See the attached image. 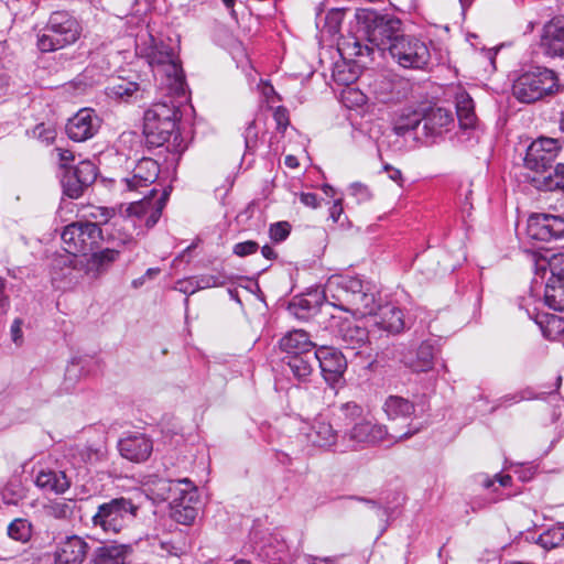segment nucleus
<instances>
[{"label": "nucleus", "instance_id": "nucleus-63", "mask_svg": "<svg viewBox=\"0 0 564 564\" xmlns=\"http://www.w3.org/2000/svg\"><path fill=\"white\" fill-rule=\"evenodd\" d=\"M9 307L8 296L4 295V286L0 281V315L4 314Z\"/></svg>", "mask_w": 564, "mask_h": 564}, {"label": "nucleus", "instance_id": "nucleus-11", "mask_svg": "<svg viewBox=\"0 0 564 564\" xmlns=\"http://www.w3.org/2000/svg\"><path fill=\"white\" fill-rule=\"evenodd\" d=\"M561 149L560 139L538 138L527 149L524 165L534 174L542 173L552 167V162L556 159Z\"/></svg>", "mask_w": 564, "mask_h": 564}, {"label": "nucleus", "instance_id": "nucleus-27", "mask_svg": "<svg viewBox=\"0 0 564 564\" xmlns=\"http://www.w3.org/2000/svg\"><path fill=\"white\" fill-rule=\"evenodd\" d=\"M280 348L286 356H299L316 351L317 345L307 332L293 329L288 332L279 341Z\"/></svg>", "mask_w": 564, "mask_h": 564}, {"label": "nucleus", "instance_id": "nucleus-42", "mask_svg": "<svg viewBox=\"0 0 564 564\" xmlns=\"http://www.w3.org/2000/svg\"><path fill=\"white\" fill-rule=\"evenodd\" d=\"M75 502L72 500H55L44 506L47 517L57 520H68L74 514Z\"/></svg>", "mask_w": 564, "mask_h": 564}, {"label": "nucleus", "instance_id": "nucleus-62", "mask_svg": "<svg viewBox=\"0 0 564 564\" xmlns=\"http://www.w3.org/2000/svg\"><path fill=\"white\" fill-rule=\"evenodd\" d=\"M500 498H492L489 501H485L481 499H475L471 501L470 506L474 511L480 510L482 508H486L488 505L497 502Z\"/></svg>", "mask_w": 564, "mask_h": 564}, {"label": "nucleus", "instance_id": "nucleus-8", "mask_svg": "<svg viewBox=\"0 0 564 564\" xmlns=\"http://www.w3.org/2000/svg\"><path fill=\"white\" fill-rule=\"evenodd\" d=\"M61 238L66 252L87 253L99 249L100 243L110 242V236H104L101 228L93 221H74L64 227Z\"/></svg>", "mask_w": 564, "mask_h": 564}, {"label": "nucleus", "instance_id": "nucleus-23", "mask_svg": "<svg viewBox=\"0 0 564 564\" xmlns=\"http://www.w3.org/2000/svg\"><path fill=\"white\" fill-rule=\"evenodd\" d=\"M540 46L551 57H564V19H553L542 30Z\"/></svg>", "mask_w": 564, "mask_h": 564}, {"label": "nucleus", "instance_id": "nucleus-25", "mask_svg": "<svg viewBox=\"0 0 564 564\" xmlns=\"http://www.w3.org/2000/svg\"><path fill=\"white\" fill-rule=\"evenodd\" d=\"M257 554L263 564H286L289 547L280 535L269 534L262 539Z\"/></svg>", "mask_w": 564, "mask_h": 564}, {"label": "nucleus", "instance_id": "nucleus-44", "mask_svg": "<svg viewBox=\"0 0 564 564\" xmlns=\"http://www.w3.org/2000/svg\"><path fill=\"white\" fill-rule=\"evenodd\" d=\"M8 535L21 543H26L32 536V523L23 518L14 519L8 525Z\"/></svg>", "mask_w": 564, "mask_h": 564}, {"label": "nucleus", "instance_id": "nucleus-14", "mask_svg": "<svg viewBox=\"0 0 564 564\" xmlns=\"http://www.w3.org/2000/svg\"><path fill=\"white\" fill-rule=\"evenodd\" d=\"M528 236L538 241L550 242L564 237V217L551 214H533L528 219Z\"/></svg>", "mask_w": 564, "mask_h": 564}, {"label": "nucleus", "instance_id": "nucleus-32", "mask_svg": "<svg viewBox=\"0 0 564 564\" xmlns=\"http://www.w3.org/2000/svg\"><path fill=\"white\" fill-rule=\"evenodd\" d=\"M284 362L296 380L305 382L317 364V350L299 356H285Z\"/></svg>", "mask_w": 564, "mask_h": 564}, {"label": "nucleus", "instance_id": "nucleus-39", "mask_svg": "<svg viewBox=\"0 0 564 564\" xmlns=\"http://www.w3.org/2000/svg\"><path fill=\"white\" fill-rule=\"evenodd\" d=\"M181 484H184V485H186V487H189L191 480L187 478H184L182 480L174 481V480L161 478L156 482H153V487L151 488V491L153 495L156 496L158 499H160L162 501L170 500L172 502L173 497H178L182 494H184V491L187 490V488L181 489L180 488Z\"/></svg>", "mask_w": 564, "mask_h": 564}, {"label": "nucleus", "instance_id": "nucleus-47", "mask_svg": "<svg viewBox=\"0 0 564 564\" xmlns=\"http://www.w3.org/2000/svg\"><path fill=\"white\" fill-rule=\"evenodd\" d=\"M291 232V225L288 221H278L270 225L269 236L270 239L275 242L284 241Z\"/></svg>", "mask_w": 564, "mask_h": 564}, {"label": "nucleus", "instance_id": "nucleus-35", "mask_svg": "<svg viewBox=\"0 0 564 564\" xmlns=\"http://www.w3.org/2000/svg\"><path fill=\"white\" fill-rule=\"evenodd\" d=\"M456 115L460 129L470 130L477 127V116L475 113L474 100L466 93L462 91L456 95Z\"/></svg>", "mask_w": 564, "mask_h": 564}, {"label": "nucleus", "instance_id": "nucleus-3", "mask_svg": "<svg viewBox=\"0 0 564 564\" xmlns=\"http://www.w3.org/2000/svg\"><path fill=\"white\" fill-rule=\"evenodd\" d=\"M137 54L147 59L154 72L166 78V85L176 94L184 93L185 77L181 62L171 43L158 41L152 35L140 37Z\"/></svg>", "mask_w": 564, "mask_h": 564}, {"label": "nucleus", "instance_id": "nucleus-38", "mask_svg": "<svg viewBox=\"0 0 564 564\" xmlns=\"http://www.w3.org/2000/svg\"><path fill=\"white\" fill-rule=\"evenodd\" d=\"M330 294H326V286L324 290L310 292L305 297L299 299L290 304V311L300 318L306 317L305 314H302L300 311H306L307 313L312 311H316L324 301H328V296Z\"/></svg>", "mask_w": 564, "mask_h": 564}, {"label": "nucleus", "instance_id": "nucleus-50", "mask_svg": "<svg viewBox=\"0 0 564 564\" xmlns=\"http://www.w3.org/2000/svg\"><path fill=\"white\" fill-rule=\"evenodd\" d=\"M115 215V210L107 207H97L94 212L90 213L91 218H94L98 226L100 224H107Z\"/></svg>", "mask_w": 564, "mask_h": 564}, {"label": "nucleus", "instance_id": "nucleus-16", "mask_svg": "<svg viewBox=\"0 0 564 564\" xmlns=\"http://www.w3.org/2000/svg\"><path fill=\"white\" fill-rule=\"evenodd\" d=\"M335 328V336L341 341L345 349L357 350L356 354H361V349L369 346V332L366 327L360 326L355 321L349 318H335L333 317Z\"/></svg>", "mask_w": 564, "mask_h": 564}, {"label": "nucleus", "instance_id": "nucleus-48", "mask_svg": "<svg viewBox=\"0 0 564 564\" xmlns=\"http://www.w3.org/2000/svg\"><path fill=\"white\" fill-rule=\"evenodd\" d=\"M259 243L253 240H247L243 242H238L234 246V254L238 257H247L253 254L258 251Z\"/></svg>", "mask_w": 564, "mask_h": 564}, {"label": "nucleus", "instance_id": "nucleus-51", "mask_svg": "<svg viewBox=\"0 0 564 564\" xmlns=\"http://www.w3.org/2000/svg\"><path fill=\"white\" fill-rule=\"evenodd\" d=\"M273 117L276 122L278 129L284 131L289 124L288 109L282 106L278 107L274 110Z\"/></svg>", "mask_w": 564, "mask_h": 564}, {"label": "nucleus", "instance_id": "nucleus-13", "mask_svg": "<svg viewBox=\"0 0 564 564\" xmlns=\"http://www.w3.org/2000/svg\"><path fill=\"white\" fill-rule=\"evenodd\" d=\"M550 276L545 283L544 302L554 311H564V254H553L547 262Z\"/></svg>", "mask_w": 564, "mask_h": 564}, {"label": "nucleus", "instance_id": "nucleus-10", "mask_svg": "<svg viewBox=\"0 0 564 564\" xmlns=\"http://www.w3.org/2000/svg\"><path fill=\"white\" fill-rule=\"evenodd\" d=\"M394 41L389 54L400 66L422 69L427 65L431 55L425 42L405 33Z\"/></svg>", "mask_w": 564, "mask_h": 564}, {"label": "nucleus", "instance_id": "nucleus-57", "mask_svg": "<svg viewBox=\"0 0 564 564\" xmlns=\"http://www.w3.org/2000/svg\"><path fill=\"white\" fill-rule=\"evenodd\" d=\"M22 324L23 321L21 318H15L11 325V337L15 344H20L22 340Z\"/></svg>", "mask_w": 564, "mask_h": 564}, {"label": "nucleus", "instance_id": "nucleus-46", "mask_svg": "<svg viewBox=\"0 0 564 564\" xmlns=\"http://www.w3.org/2000/svg\"><path fill=\"white\" fill-rule=\"evenodd\" d=\"M194 279L196 285L191 290V293H194L197 290L224 286L229 280L225 273L203 274Z\"/></svg>", "mask_w": 564, "mask_h": 564}, {"label": "nucleus", "instance_id": "nucleus-58", "mask_svg": "<svg viewBox=\"0 0 564 564\" xmlns=\"http://www.w3.org/2000/svg\"><path fill=\"white\" fill-rule=\"evenodd\" d=\"M61 166L65 167L66 164L74 160V153L70 150L63 148H55Z\"/></svg>", "mask_w": 564, "mask_h": 564}, {"label": "nucleus", "instance_id": "nucleus-60", "mask_svg": "<svg viewBox=\"0 0 564 564\" xmlns=\"http://www.w3.org/2000/svg\"><path fill=\"white\" fill-rule=\"evenodd\" d=\"M343 214V206L340 199L336 200L329 209L330 218L337 223Z\"/></svg>", "mask_w": 564, "mask_h": 564}, {"label": "nucleus", "instance_id": "nucleus-6", "mask_svg": "<svg viewBox=\"0 0 564 564\" xmlns=\"http://www.w3.org/2000/svg\"><path fill=\"white\" fill-rule=\"evenodd\" d=\"M107 236H110V242H106L108 245L106 248L91 251L85 265L79 261L74 268L69 269L75 279H77L76 274L82 272L90 280L100 278L119 259L122 248H132L135 245L133 237L129 235L119 238H116L113 234Z\"/></svg>", "mask_w": 564, "mask_h": 564}, {"label": "nucleus", "instance_id": "nucleus-19", "mask_svg": "<svg viewBox=\"0 0 564 564\" xmlns=\"http://www.w3.org/2000/svg\"><path fill=\"white\" fill-rule=\"evenodd\" d=\"M156 193L154 187L151 188L142 199L131 203L127 208L130 216L144 218L148 228L153 227L159 221L169 196L167 191H164L162 195L153 202V197Z\"/></svg>", "mask_w": 564, "mask_h": 564}, {"label": "nucleus", "instance_id": "nucleus-33", "mask_svg": "<svg viewBox=\"0 0 564 564\" xmlns=\"http://www.w3.org/2000/svg\"><path fill=\"white\" fill-rule=\"evenodd\" d=\"M35 485L44 491L62 495L70 487V480L64 471L41 470L36 475Z\"/></svg>", "mask_w": 564, "mask_h": 564}, {"label": "nucleus", "instance_id": "nucleus-56", "mask_svg": "<svg viewBox=\"0 0 564 564\" xmlns=\"http://www.w3.org/2000/svg\"><path fill=\"white\" fill-rule=\"evenodd\" d=\"M300 200L303 205L311 208H317L319 206V199L315 193L303 192L300 194Z\"/></svg>", "mask_w": 564, "mask_h": 564}, {"label": "nucleus", "instance_id": "nucleus-15", "mask_svg": "<svg viewBox=\"0 0 564 564\" xmlns=\"http://www.w3.org/2000/svg\"><path fill=\"white\" fill-rule=\"evenodd\" d=\"M317 364L323 378L332 388H336L344 382L347 359L341 351L333 347L322 346L317 348Z\"/></svg>", "mask_w": 564, "mask_h": 564}, {"label": "nucleus", "instance_id": "nucleus-55", "mask_svg": "<svg viewBox=\"0 0 564 564\" xmlns=\"http://www.w3.org/2000/svg\"><path fill=\"white\" fill-rule=\"evenodd\" d=\"M257 141V131L254 120L250 121L245 131V142L247 148H251Z\"/></svg>", "mask_w": 564, "mask_h": 564}, {"label": "nucleus", "instance_id": "nucleus-9", "mask_svg": "<svg viewBox=\"0 0 564 564\" xmlns=\"http://www.w3.org/2000/svg\"><path fill=\"white\" fill-rule=\"evenodd\" d=\"M420 427L409 429L406 432L397 435L389 434L387 427L372 423L365 417L347 430L341 436L343 442H348L347 447L355 448L358 445H373L384 441L388 436L394 442L406 440L417 433Z\"/></svg>", "mask_w": 564, "mask_h": 564}, {"label": "nucleus", "instance_id": "nucleus-64", "mask_svg": "<svg viewBox=\"0 0 564 564\" xmlns=\"http://www.w3.org/2000/svg\"><path fill=\"white\" fill-rule=\"evenodd\" d=\"M261 253L268 260H274L278 257L276 252L268 245L261 248Z\"/></svg>", "mask_w": 564, "mask_h": 564}, {"label": "nucleus", "instance_id": "nucleus-45", "mask_svg": "<svg viewBox=\"0 0 564 564\" xmlns=\"http://www.w3.org/2000/svg\"><path fill=\"white\" fill-rule=\"evenodd\" d=\"M337 419L344 421L346 425H354L364 419V409L354 401L343 403L337 409Z\"/></svg>", "mask_w": 564, "mask_h": 564}, {"label": "nucleus", "instance_id": "nucleus-61", "mask_svg": "<svg viewBox=\"0 0 564 564\" xmlns=\"http://www.w3.org/2000/svg\"><path fill=\"white\" fill-rule=\"evenodd\" d=\"M384 169L389 173V178L401 185L403 181L401 171L389 165H386Z\"/></svg>", "mask_w": 564, "mask_h": 564}, {"label": "nucleus", "instance_id": "nucleus-7", "mask_svg": "<svg viewBox=\"0 0 564 564\" xmlns=\"http://www.w3.org/2000/svg\"><path fill=\"white\" fill-rule=\"evenodd\" d=\"M138 510L139 507L129 498H112L97 507L91 523L94 528H100L105 533L117 534L134 521Z\"/></svg>", "mask_w": 564, "mask_h": 564}, {"label": "nucleus", "instance_id": "nucleus-40", "mask_svg": "<svg viewBox=\"0 0 564 564\" xmlns=\"http://www.w3.org/2000/svg\"><path fill=\"white\" fill-rule=\"evenodd\" d=\"M435 348L429 341H423L417 350L415 358L410 362V368L414 372H427L434 367Z\"/></svg>", "mask_w": 564, "mask_h": 564}, {"label": "nucleus", "instance_id": "nucleus-2", "mask_svg": "<svg viewBox=\"0 0 564 564\" xmlns=\"http://www.w3.org/2000/svg\"><path fill=\"white\" fill-rule=\"evenodd\" d=\"M177 107L167 102L153 104L143 116V134L149 147L166 145L169 152L178 150L181 134L177 131Z\"/></svg>", "mask_w": 564, "mask_h": 564}, {"label": "nucleus", "instance_id": "nucleus-43", "mask_svg": "<svg viewBox=\"0 0 564 564\" xmlns=\"http://www.w3.org/2000/svg\"><path fill=\"white\" fill-rule=\"evenodd\" d=\"M423 122V113L419 111H409L402 113L394 123V132L398 135H405L409 131L415 130Z\"/></svg>", "mask_w": 564, "mask_h": 564}, {"label": "nucleus", "instance_id": "nucleus-4", "mask_svg": "<svg viewBox=\"0 0 564 564\" xmlns=\"http://www.w3.org/2000/svg\"><path fill=\"white\" fill-rule=\"evenodd\" d=\"M80 21L70 11H53L36 34V47L51 53L75 44L82 36Z\"/></svg>", "mask_w": 564, "mask_h": 564}, {"label": "nucleus", "instance_id": "nucleus-22", "mask_svg": "<svg viewBox=\"0 0 564 564\" xmlns=\"http://www.w3.org/2000/svg\"><path fill=\"white\" fill-rule=\"evenodd\" d=\"M361 289H364L362 281L349 275H333L326 283V294H330L337 301L332 303L336 307H344L347 299H351Z\"/></svg>", "mask_w": 564, "mask_h": 564}, {"label": "nucleus", "instance_id": "nucleus-12", "mask_svg": "<svg viewBox=\"0 0 564 564\" xmlns=\"http://www.w3.org/2000/svg\"><path fill=\"white\" fill-rule=\"evenodd\" d=\"M97 178V166L88 160L79 162L74 169L67 170L62 178L63 193L72 198H79Z\"/></svg>", "mask_w": 564, "mask_h": 564}, {"label": "nucleus", "instance_id": "nucleus-31", "mask_svg": "<svg viewBox=\"0 0 564 564\" xmlns=\"http://www.w3.org/2000/svg\"><path fill=\"white\" fill-rule=\"evenodd\" d=\"M145 88L135 82L118 78L106 88V95L116 101L128 102L143 97Z\"/></svg>", "mask_w": 564, "mask_h": 564}, {"label": "nucleus", "instance_id": "nucleus-52", "mask_svg": "<svg viewBox=\"0 0 564 564\" xmlns=\"http://www.w3.org/2000/svg\"><path fill=\"white\" fill-rule=\"evenodd\" d=\"M333 76L337 83L343 85H349L357 78L356 73L349 72L346 74L345 70L340 69L339 65L335 67Z\"/></svg>", "mask_w": 564, "mask_h": 564}, {"label": "nucleus", "instance_id": "nucleus-54", "mask_svg": "<svg viewBox=\"0 0 564 564\" xmlns=\"http://www.w3.org/2000/svg\"><path fill=\"white\" fill-rule=\"evenodd\" d=\"M544 394H546V392L535 394L532 389L527 388V389H523V390L514 393L512 399L514 400V402H519V401H523V400H533V399L542 398V395H544Z\"/></svg>", "mask_w": 564, "mask_h": 564}, {"label": "nucleus", "instance_id": "nucleus-30", "mask_svg": "<svg viewBox=\"0 0 564 564\" xmlns=\"http://www.w3.org/2000/svg\"><path fill=\"white\" fill-rule=\"evenodd\" d=\"M373 314L377 316L376 324L391 334H399L405 327L403 312L392 304L380 306Z\"/></svg>", "mask_w": 564, "mask_h": 564}, {"label": "nucleus", "instance_id": "nucleus-59", "mask_svg": "<svg viewBox=\"0 0 564 564\" xmlns=\"http://www.w3.org/2000/svg\"><path fill=\"white\" fill-rule=\"evenodd\" d=\"M160 546L170 555L180 556L182 554V550L176 547L171 541H161Z\"/></svg>", "mask_w": 564, "mask_h": 564}, {"label": "nucleus", "instance_id": "nucleus-21", "mask_svg": "<svg viewBox=\"0 0 564 564\" xmlns=\"http://www.w3.org/2000/svg\"><path fill=\"white\" fill-rule=\"evenodd\" d=\"M89 550L88 543L78 535L66 536L54 552L55 564H82Z\"/></svg>", "mask_w": 564, "mask_h": 564}, {"label": "nucleus", "instance_id": "nucleus-17", "mask_svg": "<svg viewBox=\"0 0 564 564\" xmlns=\"http://www.w3.org/2000/svg\"><path fill=\"white\" fill-rule=\"evenodd\" d=\"M301 433L314 446L329 448L337 444L338 432L324 414L316 415L312 421L303 422Z\"/></svg>", "mask_w": 564, "mask_h": 564}, {"label": "nucleus", "instance_id": "nucleus-5", "mask_svg": "<svg viewBox=\"0 0 564 564\" xmlns=\"http://www.w3.org/2000/svg\"><path fill=\"white\" fill-rule=\"evenodd\" d=\"M557 89V78L552 69L534 67L521 74L512 85V94L523 104H533Z\"/></svg>", "mask_w": 564, "mask_h": 564}, {"label": "nucleus", "instance_id": "nucleus-20", "mask_svg": "<svg viewBox=\"0 0 564 564\" xmlns=\"http://www.w3.org/2000/svg\"><path fill=\"white\" fill-rule=\"evenodd\" d=\"M118 449L123 458L140 464L151 456L153 442L145 434L132 433L119 440Z\"/></svg>", "mask_w": 564, "mask_h": 564}, {"label": "nucleus", "instance_id": "nucleus-49", "mask_svg": "<svg viewBox=\"0 0 564 564\" xmlns=\"http://www.w3.org/2000/svg\"><path fill=\"white\" fill-rule=\"evenodd\" d=\"M495 482H499V485L501 487H509L511 484H512V477L510 475H501V474H497L495 475L494 478H484V480L481 481V485L486 488V489H490L495 486Z\"/></svg>", "mask_w": 564, "mask_h": 564}, {"label": "nucleus", "instance_id": "nucleus-1", "mask_svg": "<svg viewBox=\"0 0 564 564\" xmlns=\"http://www.w3.org/2000/svg\"><path fill=\"white\" fill-rule=\"evenodd\" d=\"M356 19L358 32L367 44H361L360 40L354 39L344 43L343 51L355 57H370L376 51L380 53L389 52L394 40H399L404 31L402 21L391 14H381L375 10H357Z\"/></svg>", "mask_w": 564, "mask_h": 564}, {"label": "nucleus", "instance_id": "nucleus-24", "mask_svg": "<svg viewBox=\"0 0 564 564\" xmlns=\"http://www.w3.org/2000/svg\"><path fill=\"white\" fill-rule=\"evenodd\" d=\"M160 166L158 162L151 158H142L138 161L130 177H126L123 182L129 191L141 193V188L149 187L159 177Z\"/></svg>", "mask_w": 564, "mask_h": 564}, {"label": "nucleus", "instance_id": "nucleus-34", "mask_svg": "<svg viewBox=\"0 0 564 564\" xmlns=\"http://www.w3.org/2000/svg\"><path fill=\"white\" fill-rule=\"evenodd\" d=\"M195 492L184 491L178 497H173L171 502V516L181 524H192L197 517V510L189 505L192 502Z\"/></svg>", "mask_w": 564, "mask_h": 564}, {"label": "nucleus", "instance_id": "nucleus-26", "mask_svg": "<svg viewBox=\"0 0 564 564\" xmlns=\"http://www.w3.org/2000/svg\"><path fill=\"white\" fill-rule=\"evenodd\" d=\"M454 123L451 110L443 107H431L423 112V131L426 137H437L447 131Z\"/></svg>", "mask_w": 564, "mask_h": 564}, {"label": "nucleus", "instance_id": "nucleus-41", "mask_svg": "<svg viewBox=\"0 0 564 564\" xmlns=\"http://www.w3.org/2000/svg\"><path fill=\"white\" fill-rule=\"evenodd\" d=\"M538 544L545 550H552L564 545V523H558L538 538Z\"/></svg>", "mask_w": 564, "mask_h": 564}, {"label": "nucleus", "instance_id": "nucleus-37", "mask_svg": "<svg viewBox=\"0 0 564 564\" xmlns=\"http://www.w3.org/2000/svg\"><path fill=\"white\" fill-rule=\"evenodd\" d=\"M340 308L359 315H372L376 310L375 296L372 293L361 289L351 299H347L344 307Z\"/></svg>", "mask_w": 564, "mask_h": 564}, {"label": "nucleus", "instance_id": "nucleus-29", "mask_svg": "<svg viewBox=\"0 0 564 564\" xmlns=\"http://www.w3.org/2000/svg\"><path fill=\"white\" fill-rule=\"evenodd\" d=\"M129 552L127 544H105L94 550L89 564H126Z\"/></svg>", "mask_w": 564, "mask_h": 564}, {"label": "nucleus", "instance_id": "nucleus-36", "mask_svg": "<svg viewBox=\"0 0 564 564\" xmlns=\"http://www.w3.org/2000/svg\"><path fill=\"white\" fill-rule=\"evenodd\" d=\"M383 410L390 421H397L411 417L415 412V406L408 399L390 395L383 404Z\"/></svg>", "mask_w": 564, "mask_h": 564}, {"label": "nucleus", "instance_id": "nucleus-18", "mask_svg": "<svg viewBox=\"0 0 564 564\" xmlns=\"http://www.w3.org/2000/svg\"><path fill=\"white\" fill-rule=\"evenodd\" d=\"M100 123V118L93 109L83 108L68 119L66 133L73 141L83 142L98 132Z\"/></svg>", "mask_w": 564, "mask_h": 564}, {"label": "nucleus", "instance_id": "nucleus-28", "mask_svg": "<svg viewBox=\"0 0 564 564\" xmlns=\"http://www.w3.org/2000/svg\"><path fill=\"white\" fill-rule=\"evenodd\" d=\"M529 182L538 191L564 193V163L529 176Z\"/></svg>", "mask_w": 564, "mask_h": 564}, {"label": "nucleus", "instance_id": "nucleus-53", "mask_svg": "<svg viewBox=\"0 0 564 564\" xmlns=\"http://www.w3.org/2000/svg\"><path fill=\"white\" fill-rule=\"evenodd\" d=\"M351 194L357 196L359 200H368L371 197L369 188L360 183L350 186Z\"/></svg>", "mask_w": 564, "mask_h": 564}]
</instances>
